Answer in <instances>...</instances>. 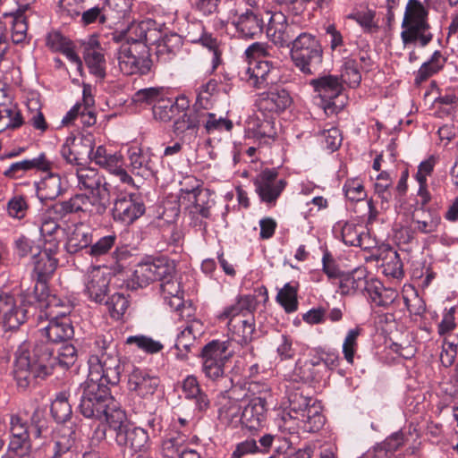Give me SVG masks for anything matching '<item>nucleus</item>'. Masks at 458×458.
I'll list each match as a JSON object with an SVG mask.
<instances>
[{
    "mask_svg": "<svg viewBox=\"0 0 458 458\" xmlns=\"http://www.w3.org/2000/svg\"><path fill=\"white\" fill-rule=\"evenodd\" d=\"M104 302L108 307L111 317L115 319H120L129 306L127 298L121 293H115L108 299L106 298Z\"/></svg>",
    "mask_w": 458,
    "mask_h": 458,
    "instance_id": "3c124183",
    "label": "nucleus"
},
{
    "mask_svg": "<svg viewBox=\"0 0 458 458\" xmlns=\"http://www.w3.org/2000/svg\"><path fill=\"white\" fill-rule=\"evenodd\" d=\"M311 85L321 98L328 99L324 106L325 113L327 114L329 113L337 112L339 108L332 100L338 97L343 89L339 77L334 75L322 76L312 80Z\"/></svg>",
    "mask_w": 458,
    "mask_h": 458,
    "instance_id": "a211bd4d",
    "label": "nucleus"
},
{
    "mask_svg": "<svg viewBox=\"0 0 458 458\" xmlns=\"http://www.w3.org/2000/svg\"><path fill=\"white\" fill-rule=\"evenodd\" d=\"M31 434L34 437H45L49 428V421L47 418L46 411L36 409L30 418Z\"/></svg>",
    "mask_w": 458,
    "mask_h": 458,
    "instance_id": "603ef678",
    "label": "nucleus"
},
{
    "mask_svg": "<svg viewBox=\"0 0 458 458\" xmlns=\"http://www.w3.org/2000/svg\"><path fill=\"white\" fill-rule=\"evenodd\" d=\"M83 57L90 72L99 79L106 76V59L102 49L84 50Z\"/></svg>",
    "mask_w": 458,
    "mask_h": 458,
    "instance_id": "ea45409f",
    "label": "nucleus"
},
{
    "mask_svg": "<svg viewBox=\"0 0 458 458\" xmlns=\"http://www.w3.org/2000/svg\"><path fill=\"white\" fill-rule=\"evenodd\" d=\"M58 246V242L50 240V246H46L43 250L34 254L32 277L36 279V284L33 293L38 294V291L47 290V282L53 276L58 265V259L55 257Z\"/></svg>",
    "mask_w": 458,
    "mask_h": 458,
    "instance_id": "9d476101",
    "label": "nucleus"
},
{
    "mask_svg": "<svg viewBox=\"0 0 458 458\" xmlns=\"http://www.w3.org/2000/svg\"><path fill=\"white\" fill-rule=\"evenodd\" d=\"M89 377L77 389L79 410L90 419L102 420L113 397L107 385L116 386L124 367L118 356L117 344L111 336L97 335L89 357Z\"/></svg>",
    "mask_w": 458,
    "mask_h": 458,
    "instance_id": "f257e3e1",
    "label": "nucleus"
},
{
    "mask_svg": "<svg viewBox=\"0 0 458 458\" xmlns=\"http://www.w3.org/2000/svg\"><path fill=\"white\" fill-rule=\"evenodd\" d=\"M62 230L55 218L45 216L41 219L39 227L40 235L44 238L45 242L50 246V240L57 241L56 235Z\"/></svg>",
    "mask_w": 458,
    "mask_h": 458,
    "instance_id": "e2e57ef3",
    "label": "nucleus"
},
{
    "mask_svg": "<svg viewBox=\"0 0 458 458\" xmlns=\"http://www.w3.org/2000/svg\"><path fill=\"white\" fill-rule=\"evenodd\" d=\"M34 295L35 299L41 303V308L45 309V310L41 312L40 318H42L43 315L46 317V313H49L51 310H56L64 305V302L60 298L48 293L47 287L46 291L43 292L39 290L38 291V294L34 293Z\"/></svg>",
    "mask_w": 458,
    "mask_h": 458,
    "instance_id": "6e6d98bb",
    "label": "nucleus"
},
{
    "mask_svg": "<svg viewBox=\"0 0 458 458\" xmlns=\"http://www.w3.org/2000/svg\"><path fill=\"white\" fill-rule=\"evenodd\" d=\"M261 115L262 117L257 114L249 122V130L260 144H269L276 135L275 122L271 116L267 117L264 114Z\"/></svg>",
    "mask_w": 458,
    "mask_h": 458,
    "instance_id": "cd10ccee",
    "label": "nucleus"
},
{
    "mask_svg": "<svg viewBox=\"0 0 458 458\" xmlns=\"http://www.w3.org/2000/svg\"><path fill=\"white\" fill-rule=\"evenodd\" d=\"M229 341L213 340L201 349L202 371L216 385V391L227 392L233 387V378L225 372V363L233 355Z\"/></svg>",
    "mask_w": 458,
    "mask_h": 458,
    "instance_id": "f03ea898",
    "label": "nucleus"
},
{
    "mask_svg": "<svg viewBox=\"0 0 458 458\" xmlns=\"http://www.w3.org/2000/svg\"><path fill=\"white\" fill-rule=\"evenodd\" d=\"M188 180L193 181L195 185H192L191 188H182L181 193L182 195L184 194L183 198H187L191 202L189 213L194 225L202 226L203 230H206L207 223L203 222V219L210 218L214 200L210 199L209 191L202 189L195 178L191 177Z\"/></svg>",
    "mask_w": 458,
    "mask_h": 458,
    "instance_id": "6e6552de",
    "label": "nucleus"
},
{
    "mask_svg": "<svg viewBox=\"0 0 458 458\" xmlns=\"http://www.w3.org/2000/svg\"><path fill=\"white\" fill-rule=\"evenodd\" d=\"M340 81L351 88H356L361 81V74L358 69L357 62L352 58H344L342 66Z\"/></svg>",
    "mask_w": 458,
    "mask_h": 458,
    "instance_id": "c03bdc74",
    "label": "nucleus"
},
{
    "mask_svg": "<svg viewBox=\"0 0 458 458\" xmlns=\"http://www.w3.org/2000/svg\"><path fill=\"white\" fill-rule=\"evenodd\" d=\"M153 116L156 120L167 123L177 114V112L170 98L164 97L152 107Z\"/></svg>",
    "mask_w": 458,
    "mask_h": 458,
    "instance_id": "864d4df0",
    "label": "nucleus"
},
{
    "mask_svg": "<svg viewBox=\"0 0 458 458\" xmlns=\"http://www.w3.org/2000/svg\"><path fill=\"white\" fill-rule=\"evenodd\" d=\"M364 228L353 223H345L342 227V240L349 246L361 247Z\"/></svg>",
    "mask_w": 458,
    "mask_h": 458,
    "instance_id": "09e8293b",
    "label": "nucleus"
},
{
    "mask_svg": "<svg viewBox=\"0 0 458 458\" xmlns=\"http://www.w3.org/2000/svg\"><path fill=\"white\" fill-rule=\"evenodd\" d=\"M13 373L18 387L26 390L51 375V365L41 360L37 345L30 351V344L22 343L15 352Z\"/></svg>",
    "mask_w": 458,
    "mask_h": 458,
    "instance_id": "7ed1b4c3",
    "label": "nucleus"
},
{
    "mask_svg": "<svg viewBox=\"0 0 458 458\" xmlns=\"http://www.w3.org/2000/svg\"><path fill=\"white\" fill-rule=\"evenodd\" d=\"M360 334V329L358 327L349 330L343 344L344 358L351 365L354 362V355L358 349L357 339Z\"/></svg>",
    "mask_w": 458,
    "mask_h": 458,
    "instance_id": "4d7b16f0",
    "label": "nucleus"
},
{
    "mask_svg": "<svg viewBox=\"0 0 458 458\" xmlns=\"http://www.w3.org/2000/svg\"><path fill=\"white\" fill-rule=\"evenodd\" d=\"M76 175L81 190L89 191L92 195H101L102 192L109 191L105 177L94 168H78Z\"/></svg>",
    "mask_w": 458,
    "mask_h": 458,
    "instance_id": "5701e85b",
    "label": "nucleus"
},
{
    "mask_svg": "<svg viewBox=\"0 0 458 458\" xmlns=\"http://www.w3.org/2000/svg\"><path fill=\"white\" fill-rule=\"evenodd\" d=\"M377 260H381L383 273L387 276L399 278L403 275V262L396 250L386 248L380 251Z\"/></svg>",
    "mask_w": 458,
    "mask_h": 458,
    "instance_id": "c9c22d12",
    "label": "nucleus"
},
{
    "mask_svg": "<svg viewBox=\"0 0 458 458\" xmlns=\"http://www.w3.org/2000/svg\"><path fill=\"white\" fill-rule=\"evenodd\" d=\"M47 319L48 324L41 329V332L42 335L46 336L49 342L57 344L72 339L74 328L70 318Z\"/></svg>",
    "mask_w": 458,
    "mask_h": 458,
    "instance_id": "b1692460",
    "label": "nucleus"
},
{
    "mask_svg": "<svg viewBox=\"0 0 458 458\" xmlns=\"http://www.w3.org/2000/svg\"><path fill=\"white\" fill-rule=\"evenodd\" d=\"M429 175V158L422 161L419 167L418 171L414 175L415 180L419 183L418 190V199L416 200V208H422V211L420 215V219H425L423 215L428 212L427 216H429V209L428 208V202L429 200V195L428 191V183L427 177Z\"/></svg>",
    "mask_w": 458,
    "mask_h": 458,
    "instance_id": "2f4dec72",
    "label": "nucleus"
},
{
    "mask_svg": "<svg viewBox=\"0 0 458 458\" xmlns=\"http://www.w3.org/2000/svg\"><path fill=\"white\" fill-rule=\"evenodd\" d=\"M182 46V38L176 34L165 35L157 46V55L164 62L170 60Z\"/></svg>",
    "mask_w": 458,
    "mask_h": 458,
    "instance_id": "a19ab883",
    "label": "nucleus"
},
{
    "mask_svg": "<svg viewBox=\"0 0 458 458\" xmlns=\"http://www.w3.org/2000/svg\"><path fill=\"white\" fill-rule=\"evenodd\" d=\"M290 53L294 65L303 74L315 73L323 59V49L318 39L307 32H301L296 36Z\"/></svg>",
    "mask_w": 458,
    "mask_h": 458,
    "instance_id": "39448f33",
    "label": "nucleus"
},
{
    "mask_svg": "<svg viewBox=\"0 0 458 458\" xmlns=\"http://www.w3.org/2000/svg\"><path fill=\"white\" fill-rule=\"evenodd\" d=\"M95 146L91 133L69 135L61 146L59 153L64 161L72 166H81L90 159Z\"/></svg>",
    "mask_w": 458,
    "mask_h": 458,
    "instance_id": "1a4fd4ad",
    "label": "nucleus"
},
{
    "mask_svg": "<svg viewBox=\"0 0 458 458\" xmlns=\"http://www.w3.org/2000/svg\"><path fill=\"white\" fill-rule=\"evenodd\" d=\"M10 434L9 452L19 456L28 454L31 450L30 431L27 421L18 414L10 418Z\"/></svg>",
    "mask_w": 458,
    "mask_h": 458,
    "instance_id": "4468645a",
    "label": "nucleus"
},
{
    "mask_svg": "<svg viewBox=\"0 0 458 458\" xmlns=\"http://www.w3.org/2000/svg\"><path fill=\"white\" fill-rule=\"evenodd\" d=\"M293 102L288 90L276 88L269 90L260 100L259 108L271 113H280L288 108Z\"/></svg>",
    "mask_w": 458,
    "mask_h": 458,
    "instance_id": "c85d7f7f",
    "label": "nucleus"
},
{
    "mask_svg": "<svg viewBox=\"0 0 458 458\" xmlns=\"http://www.w3.org/2000/svg\"><path fill=\"white\" fill-rule=\"evenodd\" d=\"M175 272L173 263L165 259H148L139 263L127 284L128 288L137 290L155 281H160L171 273Z\"/></svg>",
    "mask_w": 458,
    "mask_h": 458,
    "instance_id": "423d86ee",
    "label": "nucleus"
},
{
    "mask_svg": "<svg viewBox=\"0 0 458 458\" xmlns=\"http://www.w3.org/2000/svg\"><path fill=\"white\" fill-rule=\"evenodd\" d=\"M253 184L260 200L268 207H274L286 187L287 182L278 178V172L276 169L267 168L255 177Z\"/></svg>",
    "mask_w": 458,
    "mask_h": 458,
    "instance_id": "9b49d317",
    "label": "nucleus"
},
{
    "mask_svg": "<svg viewBox=\"0 0 458 458\" xmlns=\"http://www.w3.org/2000/svg\"><path fill=\"white\" fill-rule=\"evenodd\" d=\"M205 114L203 109L192 106L191 109L185 112L182 116L176 119L174 123V132L177 135L190 132L196 134L202 122L204 121Z\"/></svg>",
    "mask_w": 458,
    "mask_h": 458,
    "instance_id": "c756f323",
    "label": "nucleus"
},
{
    "mask_svg": "<svg viewBox=\"0 0 458 458\" xmlns=\"http://www.w3.org/2000/svg\"><path fill=\"white\" fill-rule=\"evenodd\" d=\"M148 433L142 428L131 425L126 432V441L119 444L120 446H127L134 451H140L146 446L148 441Z\"/></svg>",
    "mask_w": 458,
    "mask_h": 458,
    "instance_id": "a18cd8bd",
    "label": "nucleus"
},
{
    "mask_svg": "<svg viewBox=\"0 0 458 458\" xmlns=\"http://www.w3.org/2000/svg\"><path fill=\"white\" fill-rule=\"evenodd\" d=\"M73 433L68 435L63 434L56 437L53 446V454L51 458H62L69 455L75 449V438Z\"/></svg>",
    "mask_w": 458,
    "mask_h": 458,
    "instance_id": "8fccbe9b",
    "label": "nucleus"
},
{
    "mask_svg": "<svg viewBox=\"0 0 458 458\" xmlns=\"http://www.w3.org/2000/svg\"><path fill=\"white\" fill-rule=\"evenodd\" d=\"M130 165L133 173L142 177L148 176L153 173V166L150 157L138 147H131L128 150Z\"/></svg>",
    "mask_w": 458,
    "mask_h": 458,
    "instance_id": "4c0bfd02",
    "label": "nucleus"
},
{
    "mask_svg": "<svg viewBox=\"0 0 458 458\" xmlns=\"http://www.w3.org/2000/svg\"><path fill=\"white\" fill-rule=\"evenodd\" d=\"M369 284L370 281L367 279V270L360 267L342 276L339 281V289L343 295L353 294L357 292L368 293Z\"/></svg>",
    "mask_w": 458,
    "mask_h": 458,
    "instance_id": "393cba45",
    "label": "nucleus"
},
{
    "mask_svg": "<svg viewBox=\"0 0 458 458\" xmlns=\"http://www.w3.org/2000/svg\"><path fill=\"white\" fill-rule=\"evenodd\" d=\"M107 427L114 424L126 423L128 420L125 411L117 405L113 399V403H109L103 412Z\"/></svg>",
    "mask_w": 458,
    "mask_h": 458,
    "instance_id": "338daca9",
    "label": "nucleus"
},
{
    "mask_svg": "<svg viewBox=\"0 0 458 458\" xmlns=\"http://www.w3.org/2000/svg\"><path fill=\"white\" fill-rule=\"evenodd\" d=\"M159 385L157 377L150 376L145 370L133 367L128 375V388L140 397L152 395Z\"/></svg>",
    "mask_w": 458,
    "mask_h": 458,
    "instance_id": "4be33fe9",
    "label": "nucleus"
},
{
    "mask_svg": "<svg viewBox=\"0 0 458 458\" xmlns=\"http://www.w3.org/2000/svg\"><path fill=\"white\" fill-rule=\"evenodd\" d=\"M367 293L371 301L379 307H388L398 296L396 291L392 288H386L380 281L376 279L370 280Z\"/></svg>",
    "mask_w": 458,
    "mask_h": 458,
    "instance_id": "e433bc0d",
    "label": "nucleus"
},
{
    "mask_svg": "<svg viewBox=\"0 0 458 458\" xmlns=\"http://www.w3.org/2000/svg\"><path fill=\"white\" fill-rule=\"evenodd\" d=\"M267 411L266 398L254 397L242 411L240 422L250 431L258 430L266 420Z\"/></svg>",
    "mask_w": 458,
    "mask_h": 458,
    "instance_id": "412c9836",
    "label": "nucleus"
},
{
    "mask_svg": "<svg viewBox=\"0 0 458 458\" xmlns=\"http://www.w3.org/2000/svg\"><path fill=\"white\" fill-rule=\"evenodd\" d=\"M273 70L268 61H249L246 70L247 81L258 89H265L274 82Z\"/></svg>",
    "mask_w": 458,
    "mask_h": 458,
    "instance_id": "a878e982",
    "label": "nucleus"
},
{
    "mask_svg": "<svg viewBox=\"0 0 458 458\" xmlns=\"http://www.w3.org/2000/svg\"><path fill=\"white\" fill-rule=\"evenodd\" d=\"M216 87L217 84L213 80H210L206 84L201 85L198 92L196 103L193 106L208 110L210 106V97L216 90Z\"/></svg>",
    "mask_w": 458,
    "mask_h": 458,
    "instance_id": "69168bd1",
    "label": "nucleus"
},
{
    "mask_svg": "<svg viewBox=\"0 0 458 458\" xmlns=\"http://www.w3.org/2000/svg\"><path fill=\"white\" fill-rule=\"evenodd\" d=\"M277 302L283 306L287 313L294 312L298 309L297 289L287 283L279 290L276 295Z\"/></svg>",
    "mask_w": 458,
    "mask_h": 458,
    "instance_id": "de8ad7c7",
    "label": "nucleus"
},
{
    "mask_svg": "<svg viewBox=\"0 0 458 458\" xmlns=\"http://www.w3.org/2000/svg\"><path fill=\"white\" fill-rule=\"evenodd\" d=\"M203 113L205 114V118L202 122V125L205 127L208 133L223 129L227 131L232 130L233 122L231 120L222 117L217 118L215 114L209 113L208 110L203 109Z\"/></svg>",
    "mask_w": 458,
    "mask_h": 458,
    "instance_id": "13d9d810",
    "label": "nucleus"
},
{
    "mask_svg": "<svg viewBox=\"0 0 458 458\" xmlns=\"http://www.w3.org/2000/svg\"><path fill=\"white\" fill-rule=\"evenodd\" d=\"M236 16L237 12L232 11L226 23L231 22L241 38H254L262 33L264 27L263 20L253 11L247 10L238 17Z\"/></svg>",
    "mask_w": 458,
    "mask_h": 458,
    "instance_id": "2eb2a0df",
    "label": "nucleus"
},
{
    "mask_svg": "<svg viewBox=\"0 0 458 458\" xmlns=\"http://www.w3.org/2000/svg\"><path fill=\"white\" fill-rule=\"evenodd\" d=\"M50 411L52 417L57 423H64L72 417V406L65 394L62 393L52 402Z\"/></svg>",
    "mask_w": 458,
    "mask_h": 458,
    "instance_id": "37998d69",
    "label": "nucleus"
},
{
    "mask_svg": "<svg viewBox=\"0 0 458 458\" xmlns=\"http://www.w3.org/2000/svg\"><path fill=\"white\" fill-rule=\"evenodd\" d=\"M125 343L127 344H135L140 350L148 353H157L163 349V344L160 342L142 335H131L126 339Z\"/></svg>",
    "mask_w": 458,
    "mask_h": 458,
    "instance_id": "5fc2aeb1",
    "label": "nucleus"
},
{
    "mask_svg": "<svg viewBox=\"0 0 458 458\" xmlns=\"http://www.w3.org/2000/svg\"><path fill=\"white\" fill-rule=\"evenodd\" d=\"M145 213L142 198L135 193H120L114 201L112 216L114 221L131 225Z\"/></svg>",
    "mask_w": 458,
    "mask_h": 458,
    "instance_id": "f8f14e48",
    "label": "nucleus"
},
{
    "mask_svg": "<svg viewBox=\"0 0 458 458\" xmlns=\"http://www.w3.org/2000/svg\"><path fill=\"white\" fill-rule=\"evenodd\" d=\"M406 304L409 311L415 317L414 320L420 322V328L428 331V322L426 321L427 303L426 300L420 296L417 293L411 300L406 299Z\"/></svg>",
    "mask_w": 458,
    "mask_h": 458,
    "instance_id": "49530a36",
    "label": "nucleus"
},
{
    "mask_svg": "<svg viewBox=\"0 0 458 458\" xmlns=\"http://www.w3.org/2000/svg\"><path fill=\"white\" fill-rule=\"evenodd\" d=\"M93 242V235L90 229L83 225L75 226L69 233L65 249L70 254H76L81 250L88 253V249Z\"/></svg>",
    "mask_w": 458,
    "mask_h": 458,
    "instance_id": "7c9ffc66",
    "label": "nucleus"
},
{
    "mask_svg": "<svg viewBox=\"0 0 458 458\" xmlns=\"http://www.w3.org/2000/svg\"><path fill=\"white\" fill-rule=\"evenodd\" d=\"M216 403L218 408V417L221 421L226 424H236L240 422L242 413V405L239 403L240 398L237 396V389L233 387L227 392L223 393L216 390Z\"/></svg>",
    "mask_w": 458,
    "mask_h": 458,
    "instance_id": "f3484780",
    "label": "nucleus"
},
{
    "mask_svg": "<svg viewBox=\"0 0 458 458\" xmlns=\"http://www.w3.org/2000/svg\"><path fill=\"white\" fill-rule=\"evenodd\" d=\"M64 191L62 178L58 174L49 173L38 184L37 195L41 201L54 200Z\"/></svg>",
    "mask_w": 458,
    "mask_h": 458,
    "instance_id": "f704fd0d",
    "label": "nucleus"
},
{
    "mask_svg": "<svg viewBox=\"0 0 458 458\" xmlns=\"http://www.w3.org/2000/svg\"><path fill=\"white\" fill-rule=\"evenodd\" d=\"M116 235H106L98 239L95 243H91L88 249V254L93 258H99L106 255L109 250L114 247L116 242Z\"/></svg>",
    "mask_w": 458,
    "mask_h": 458,
    "instance_id": "052dcab7",
    "label": "nucleus"
},
{
    "mask_svg": "<svg viewBox=\"0 0 458 458\" xmlns=\"http://www.w3.org/2000/svg\"><path fill=\"white\" fill-rule=\"evenodd\" d=\"M182 393L186 399L194 401L195 407L199 411H205L210 406V401L203 392L194 376H188L182 382Z\"/></svg>",
    "mask_w": 458,
    "mask_h": 458,
    "instance_id": "72a5a7b5",
    "label": "nucleus"
},
{
    "mask_svg": "<svg viewBox=\"0 0 458 458\" xmlns=\"http://www.w3.org/2000/svg\"><path fill=\"white\" fill-rule=\"evenodd\" d=\"M184 439L170 437L165 439L162 445L163 454L165 458H178L185 448Z\"/></svg>",
    "mask_w": 458,
    "mask_h": 458,
    "instance_id": "774afa93",
    "label": "nucleus"
},
{
    "mask_svg": "<svg viewBox=\"0 0 458 458\" xmlns=\"http://www.w3.org/2000/svg\"><path fill=\"white\" fill-rule=\"evenodd\" d=\"M267 35L271 42L280 48H291L298 35L296 26L287 22L282 13H274L268 22Z\"/></svg>",
    "mask_w": 458,
    "mask_h": 458,
    "instance_id": "ddd939ff",
    "label": "nucleus"
},
{
    "mask_svg": "<svg viewBox=\"0 0 458 458\" xmlns=\"http://www.w3.org/2000/svg\"><path fill=\"white\" fill-rule=\"evenodd\" d=\"M288 399L290 415L294 419H300L301 414L306 411L307 407L313 400L298 392L291 393Z\"/></svg>",
    "mask_w": 458,
    "mask_h": 458,
    "instance_id": "680f3d73",
    "label": "nucleus"
},
{
    "mask_svg": "<svg viewBox=\"0 0 458 458\" xmlns=\"http://www.w3.org/2000/svg\"><path fill=\"white\" fill-rule=\"evenodd\" d=\"M116 58L121 72L125 75L147 74L151 68V60L145 45L123 43L117 50Z\"/></svg>",
    "mask_w": 458,
    "mask_h": 458,
    "instance_id": "0eeeda50",
    "label": "nucleus"
},
{
    "mask_svg": "<svg viewBox=\"0 0 458 458\" xmlns=\"http://www.w3.org/2000/svg\"><path fill=\"white\" fill-rule=\"evenodd\" d=\"M164 97L163 89L161 88H146L138 90L132 97V100L136 104L152 105L157 104L159 99Z\"/></svg>",
    "mask_w": 458,
    "mask_h": 458,
    "instance_id": "bf43d9fd",
    "label": "nucleus"
},
{
    "mask_svg": "<svg viewBox=\"0 0 458 458\" xmlns=\"http://www.w3.org/2000/svg\"><path fill=\"white\" fill-rule=\"evenodd\" d=\"M41 355V360L47 365H51V374L55 368L59 367L62 369H68L77 360V351L72 344H64L54 355L53 350L46 344H37Z\"/></svg>",
    "mask_w": 458,
    "mask_h": 458,
    "instance_id": "dca6fc26",
    "label": "nucleus"
},
{
    "mask_svg": "<svg viewBox=\"0 0 458 458\" xmlns=\"http://www.w3.org/2000/svg\"><path fill=\"white\" fill-rule=\"evenodd\" d=\"M299 420L304 423L303 428L305 430L310 432L319 430L325 423V417L321 413V407L317 403L316 400H312L306 411L301 414Z\"/></svg>",
    "mask_w": 458,
    "mask_h": 458,
    "instance_id": "58836bf2",
    "label": "nucleus"
},
{
    "mask_svg": "<svg viewBox=\"0 0 458 458\" xmlns=\"http://www.w3.org/2000/svg\"><path fill=\"white\" fill-rule=\"evenodd\" d=\"M428 9L419 0H408L402 21L401 38L404 46L419 43L421 47L429 43Z\"/></svg>",
    "mask_w": 458,
    "mask_h": 458,
    "instance_id": "20e7f679",
    "label": "nucleus"
},
{
    "mask_svg": "<svg viewBox=\"0 0 458 458\" xmlns=\"http://www.w3.org/2000/svg\"><path fill=\"white\" fill-rule=\"evenodd\" d=\"M53 162L47 158L46 153H40L37 157L32 159H25L12 164L10 167L4 171V174L10 178H16L21 176L20 173L31 169H37L42 172H50L53 169Z\"/></svg>",
    "mask_w": 458,
    "mask_h": 458,
    "instance_id": "bb28decb",
    "label": "nucleus"
},
{
    "mask_svg": "<svg viewBox=\"0 0 458 458\" xmlns=\"http://www.w3.org/2000/svg\"><path fill=\"white\" fill-rule=\"evenodd\" d=\"M109 283V274L100 267H94L86 276L85 293L90 301L103 303L107 295Z\"/></svg>",
    "mask_w": 458,
    "mask_h": 458,
    "instance_id": "6ab92c4d",
    "label": "nucleus"
},
{
    "mask_svg": "<svg viewBox=\"0 0 458 458\" xmlns=\"http://www.w3.org/2000/svg\"><path fill=\"white\" fill-rule=\"evenodd\" d=\"M199 326L198 322H191L182 330L176 338L174 347L182 358L186 357L187 352H191L196 340L195 327Z\"/></svg>",
    "mask_w": 458,
    "mask_h": 458,
    "instance_id": "79ce46f5",
    "label": "nucleus"
},
{
    "mask_svg": "<svg viewBox=\"0 0 458 458\" xmlns=\"http://www.w3.org/2000/svg\"><path fill=\"white\" fill-rule=\"evenodd\" d=\"M28 310L24 305H16L13 296L0 295V313L3 324L7 330L18 329L28 318Z\"/></svg>",
    "mask_w": 458,
    "mask_h": 458,
    "instance_id": "aec40b11",
    "label": "nucleus"
},
{
    "mask_svg": "<svg viewBox=\"0 0 458 458\" xmlns=\"http://www.w3.org/2000/svg\"><path fill=\"white\" fill-rule=\"evenodd\" d=\"M227 327L232 339L242 345L250 342L255 332L253 318H234L227 323Z\"/></svg>",
    "mask_w": 458,
    "mask_h": 458,
    "instance_id": "473e14b6",
    "label": "nucleus"
},
{
    "mask_svg": "<svg viewBox=\"0 0 458 458\" xmlns=\"http://www.w3.org/2000/svg\"><path fill=\"white\" fill-rule=\"evenodd\" d=\"M457 102L456 96L454 94H446L445 96L435 98L431 107L435 109V115L438 117H444L448 115Z\"/></svg>",
    "mask_w": 458,
    "mask_h": 458,
    "instance_id": "0e129e2a",
    "label": "nucleus"
}]
</instances>
